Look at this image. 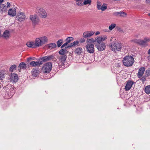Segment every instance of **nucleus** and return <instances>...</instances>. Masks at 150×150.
Instances as JSON below:
<instances>
[{
    "label": "nucleus",
    "instance_id": "22",
    "mask_svg": "<svg viewBox=\"0 0 150 150\" xmlns=\"http://www.w3.org/2000/svg\"><path fill=\"white\" fill-rule=\"evenodd\" d=\"M69 47H66L64 49H62L59 52V54L61 55H66V54H67L68 52L67 49Z\"/></svg>",
    "mask_w": 150,
    "mask_h": 150
},
{
    "label": "nucleus",
    "instance_id": "20",
    "mask_svg": "<svg viewBox=\"0 0 150 150\" xmlns=\"http://www.w3.org/2000/svg\"><path fill=\"white\" fill-rule=\"evenodd\" d=\"M10 36V33L9 31L8 30H5L2 35V36L6 39L9 38Z\"/></svg>",
    "mask_w": 150,
    "mask_h": 150
},
{
    "label": "nucleus",
    "instance_id": "1",
    "mask_svg": "<svg viewBox=\"0 0 150 150\" xmlns=\"http://www.w3.org/2000/svg\"><path fill=\"white\" fill-rule=\"evenodd\" d=\"M122 61L124 65L126 67H130L132 65L134 60L132 57L127 56L123 58Z\"/></svg>",
    "mask_w": 150,
    "mask_h": 150
},
{
    "label": "nucleus",
    "instance_id": "45",
    "mask_svg": "<svg viewBox=\"0 0 150 150\" xmlns=\"http://www.w3.org/2000/svg\"><path fill=\"white\" fill-rule=\"evenodd\" d=\"M146 72L147 75L149 76L150 75V69L147 70L146 71Z\"/></svg>",
    "mask_w": 150,
    "mask_h": 150
},
{
    "label": "nucleus",
    "instance_id": "12",
    "mask_svg": "<svg viewBox=\"0 0 150 150\" xmlns=\"http://www.w3.org/2000/svg\"><path fill=\"white\" fill-rule=\"evenodd\" d=\"M54 58L53 55L46 56L43 57L42 58H40L39 59H41L42 60V62H45L51 60Z\"/></svg>",
    "mask_w": 150,
    "mask_h": 150
},
{
    "label": "nucleus",
    "instance_id": "2",
    "mask_svg": "<svg viewBox=\"0 0 150 150\" xmlns=\"http://www.w3.org/2000/svg\"><path fill=\"white\" fill-rule=\"evenodd\" d=\"M47 41V38L46 36L37 38L34 42L35 47L41 46Z\"/></svg>",
    "mask_w": 150,
    "mask_h": 150
},
{
    "label": "nucleus",
    "instance_id": "6",
    "mask_svg": "<svg viewBox=\"0 0 150 150\" xmlns=\"http://www.w3.org/2000/svg\"><path fill=\"white\" fill-rule=\"evenodd\" d=\"M51 62H47L44 65L42 69L45 73H49L51 70L52 67Z\"/></svg>",
    "mask_w": 150,
    "mask_h": 150
},
{
    "label": "nucleus",
    "instance_id": "16",
    "mask_svg": "<svg viewBox=\"0 0 150 150\" xmlns=\"http://www.w3.org/2000/svg\"><path fill=\"white\" fill-rule=\"evenodd\" d=\"M94 34L92 31H86L83 33V36L84 38H87L92 36Z\"/></svg>",
    "mask_w": 150,
    "mask_h": 150
},
{
    "label": "nucleus",
    "instance_id": "57",
    "mask_svg": "<svg viewBox=\"0 0 150 150\" xmlns=\"http://www.w3.org/2000/svg\"><path fill=\"white\" fill-rule=\"evenodd\" d=\"M110 40L111 41V39H110Z\"/></svg>",
    "mask_w": 150,
    "mask_h": 150
},
{
    "label": "nucleus",
    "instance_id": "42",
    "mask_svg": "<svg viewBox=\"0 0 150 150\" xmlns=\"http://www.w3.org/2000/svg\"><path fill=\"white\" fill-rule=\"evenodd\" d=\"M126 15V14L125 13L122 12L121 11L120 14V16L122 17H125Z\"/></svg>",
    "mask_w": 150,
    "mask_h": 150
},
{
    "label": "nucleus",
    "instance_id": "27",
    "mask_svg": "<svg viewBox=\"0 0 150 150\" xmlns=\"http://www.w3.org/2000/svg\"><path fill=\"white\" fill-rule=\"evenodd\" d=\"M76 1V4L77 6H81L83 5L82 0H74Z\"/></svg>",
    "mask_w": 150,
    "mask_h": 150
},
{
    "label": "nucleus",
    "instance_id": "26",
    "mask_svg": "<svg viewBox=\"0 0 150 150\" xmlns=\"http://www.w3.org/2000/svg\"><path fill=\"white\" fill-rule=\"evenodd\" d=\"M27 45L29 47L35 48V47L34 42H28L26 43Z\"/></svg>",
    "mask_w": 150,
    "mask_h": 150
},
{
    "label": "nucleus",
    "instance_id": "30",
    "mask_svg": "<svg viewBox=\"0 0 150 150\" xmlns=\"http://www.w3.org/2000/svg\"><path fill=\"white\" fill-rule=\"evenodd\" d=\"M144 91L146 93H150V85L147 86L145 88Z\"/></svg>",
    "mask_w": 150,
    "mask_h": 150
},
{
    "label": "nucleus",
    "instance_id": "53",
    "mask_svg": "<svg viewBox=\"0 0 150 150\" xmlns=\"http://www.w3.org/2000/svg\"><path fill=\"white\" fill-rule=\"evenodd\" d=\"M31 57L28 58V61H30L31 60Z\"/></svg>",
    "mask_w": 150,
    "mask_h": 150
},
{
    "label": "nucleus",
    "instance_id": "46",
    "mask_svg": "<svg viewBox=\"0 0 150 150\" xmlns=\"http://www.w3.org/2000/svg\"><path fill=\"white\" fill-rule=\"evenodd\" d=\"M148 53L149 56L147 57V58L149 60H150V49L148 50Z\"/></svg>",
    "mask_w": 150,
    "mask_h": 150
},
{
    "label": "nucleus",
    "instance_id": "54",
    "mask_svg": "<svg viewBox=\"0 0 150 150\" xmlns=\"http://www.w3.org/2000/svg\"><path fill=\"white\" fill-rule=\"evenodd\" d=\"M19 72H21V69H19Z\"/></svg>",
    "mask_w": 150,
    "mask_h": 150
},
{
    "label": "nucleus",
    "instance_id": "5",
    "mask_svg": "<svg viewBox=\"0 0 150 150\" xmlns=\"http://www.w3.org/2000/svg\"><path fill=\"white\" fill-rule=\"evenodd\" d=\"M37 13L38 16L42 18H45L47 16V13L45 9L42 8L37 9Z\"/></svg>",
    "mask_w": 150,
    "mask_h": 150
},
{
    "label": "nucleus",
    "instance_id": "9",
    "mask_svg": "<svg viewBox=\"0 0 150 150\" xmlns=\"http://www.w3.org/2000/svg\"><path fill=\"white\" fill-rule=\"evenodd\" d=\"M7 91L5 94V97L7 99L11 98L15 93V90L13 88H11L10 90Z\"/></svg>",
    "mask_w": 150,
    "mask_h": 150
},
{
    "label": "nucleus",
    "instance_id": "37",
    "mask_svg": "<svg viewBox=\"0 0 150 150\" xmlns=\"http://www.w3.org/2000/svg\"><path fill=\"white\" fill-rule=\"evenodd\" d=\"M116 26V24L115 23H113L111 24L109 27V29L110 30H112Z\"/></svg>",
    "mask_w": 150,
    "mask_h": 150
},
{
    "label": "nucleus",
    "instance_id": "24",
    "mask_svg": "<svg viewBox=\"0 0 150 150\" xmlns=\"http://www.w3.org/2000/svg\"><path fill=\"white\" fill-rule=\"evenodd\" d=\"M83 52V49L81 47H78L75 50V53L78 54H80Z\"/></svg>",
    "mask_w": 150,
    "mask_h": 150
},
{
    "label": "nucleus",
    "instance_id": "33",
    "mask_svg": "<svg viewBox=\"0 0 150 150\" xmlns=\"http://www.w3.org/2000/svg\"><path fill=\"white\" fill-rule=\"evenodd\" d=\"M79 43V42L78 41H76L73 42L71 43L68 46L69 47H71L72 46H75L76 45H77Z\"/></svg>",
    "mask_w": 150,
    "mask_h": 150
},
{
    "label": "nucleus",
    "instance_id": "40",
    "mask_svg": "<svg viewBox=\"0 0 150 150\" xmlns=\"http://www.w3.org/2000/svg\"><path fill=\"white\" fill-rule=\"evenodd\" d=\"M87 42L89 43H94L95 42V40H94L93 38H91L90 39H87Z\"/></svg>",
    "mask_w": 150,
    "mask_h": 150
},
{
    "label": "nucleus",
    "instance_id": "14",
    "mask_svg": "<svg viewBox=\"0 0 150 150\" xmlns=\"http://www.w3.org/2000/svg\"><path fill=\"white\" fill-rule=\"evenodd\" d=\"M96 46L98 50L100 51H103L106 47L104 43H102L100 44H96Z\"/></svg>",
    "mask_w": 150,
    "mask_h": 150
},
{
    "label": "nucleus",
    "instance_id": "10",
    "mask_svg": "<svg viewBox=\"0 0 150 150\" xmlns=\"http://www.w3.org/2000/svg\"><path fill=\"white\" fill-rule=\"evenodd\" d=\"M30 18L33 23L35 25L37 24L39 22V18L36 15H30Z\"/></svg>",
    "mask_w": 150,
    "mask_h": 150
},
{
    "label": "nucleus",
    "instance_id": "47",
    "mask_svg": "<svg viewBox=\"0 0 150 150\" xmlns=\"http://www.w3.org/2000/svg\"><path fill=\"white\" fill-rule=\"evenodd\" d=\"M68 43L66 42L65 43L63 44L61 47V48H62L64 47H65L66 45H67Z\"/></svg>",
    "mask_w": 150,
    "mask_h": 150
},
{
    "label": "nucleus",
    "instance_id": "50",
    "mask_svg": "<svg viewBox=\"0 0 150 150\" xmlns=\"http://www.w3.org/2000/svg\"><path fill=\"white\" fill-rule=\"evenodd\" d=\"M146 2L147 4H150V0H146Z\"/></svg>",
    "mask_w": 150,
    "mask_h": 150
},
{
    "label": "nucleus",
    "instance_id": "48",
    "mask_svg": "<svg viewBox=\"0 0 150 150\" xmlns=\"http://www.w3.org/2000/svg\"><path fill=\"white\" fill-rule=\"evenodd\" d=\"M85 41V40L84 38H81L80 40V42H83Z\"/></svg>",
    "mask_w": 150,
    "mask_h": 150
},
{
    "label": "nucleus",
    "instance_id": "8",
    "mask_svg": "<svg viewBox=\"0 0 150 150\" xmlns=\"http://www.w3.org/2000/svg\"><path fill=\"white\" fill-rule=\"evenodd\" d=\"M26 17L23 12L18 13L16 17V20L19 22H21L25 20Z\"/></svg>",
    "mask_w": 150,
    "mask_h": 150
},
{
    "label": "nucleus",
    "instance_id": "17",
    "mask_svg": "<svg viewBox=\"0 0 150 150\" xmlns=\"http://www.w3.org/2000/svg\"><path fill=\"white\" fill-rule=\"evenodd\" d=\"M42 64V61L40 60H38L36 62L33 61L30 63V65L33 67L40 66Z\"/></svg>",
    "mask_w": 150,
    "mask_h": 150
},
{
    "label": "nucleus",
    "instance_id": "41",
    "mask_svg": "<svg viewBox=\"0 0 150 150\" xmlns=\"http://www.w3.org/2000/svg\"><path fill=\"white\" fill-rule=\"evenodd\" d=\"M99 37L100 38V39L102 42L105 40L107 38L106 36L105 35L101 36Z\"/></svg>",
    "mask_w": 150,
    "mask_h": 150
},
{
    "label": "nucleus",
    "instance_id": "28",
    "mask_svg": "<svg viewBox=\"0 0 150 150\" xmlns=\"http://www.w3.org/2000/svg\"><path fill=\"white\" fill-rule=\"evenodd\" d=\"M95 42H97L96 44H100L101 43H103L102 42V41L100 39V38L99 37L96 38L95 40Z\"/></svg>",
    "mask_w": 150,
    "mask_h": 150
},
{
    "label": "nucleus",
    "instance_id": "7",
    "mask_svg": "<svg viewBox=\"0 0 150 150\" xmlns=\"http://www.w3.org/2000/svg\"><path fill=\"white\" fill-rule=\"evenodd\" d=\"M86 51L90 53H93L95 51L94 46L93 44L91 43L88 44L86 46Z\"/></svg>",
    "mask_w": 150,
    "mask_h": 150
},
{
    "label": "nucleus",
    "instance_id": "51",
    "mask_svg": "<svg viewBox=\"0 0 150 150\" xmlns=\"http://www.w3.org/2000/svg\"><path fill=\"white\" fill-rule=\"evenodd\" d=\"M99 34H100V32L99 31H97V32H96V33L95 35H99Z\"/></svg>",
    "mask_w": 150,
    "mask_h": 150
},
{
    "label": "nucleus",
    "instance_id": "34",
    "mask_svg": "<svg viewBox=\"0 0 150 150\" xmlns=\"http://www.w3.org/2000/svg\"><path fill=\"white\" fill-rule=\"evenodd\" d=\"M16 66L15 64L11 65L9 71L11 72H13V71L16 69Z\"/></svg>",
    "mask_w": 150,
    "mask_h": 150
},
{
    "label": "nucleus",
    "instance_id": "4",
    "mask_svg": "<svg viewBox=\"0 0 150 150\" xmlns=\"http://www.w3.org/2000/svg\"><path fill=\"white\" fill-rule=\"evenodd\" d=\"M132 41L142 46H146L147 45V43L150 41V38H145L143 40H141L139 39H135L132 40Z\"/></svg>",
    "mask_w": 150,
    "mask_h": 150
},
{
    "label": "nucleus",
    "instance_id": "35",
    "mask_svg": "<svg viewBox=\"0 0 150 150\" xmlns=\"http://www.w3.org/2000/svg\"><path fill=\"white\" fill-rule=\"evenodd\" d=\"M63 39H60L57 42V44L58 47H60L63 43Z\"/></svg>",
    "mask_w": 150,
    "mask_h": 150
},
{
    "label": "nucleus",
    "instance_id": "13",
    "mask_svg": "<svg viewBox=\"0 0 150 150\" xmlns=\"http://www.w3.org/2000/svg\"><path fill=\"white\" fill-rule=\"evenodd\" d=\"M134 83V82L133 81L130 80L128 81L125 87L126 91H128L132 87Z\"/></svg>",
    "mask_w": 150,
    "mask_h": 150
},
{
    "label": "nucleus",
    "instance_id": "21",
    "mask_svg": "<svg viewBox=\"0 0 150 150\" xmlns=\"http://www.w3.org/2000/svg\"><path fill=\"white\" fill-rule=\"evenodd\" d=\"M7 10V7L4 4H0V12H6Z\"/></svg>",
    "mask_w": 150,
    "mask_h": 150
},
{
    "label": "nucleus",
    "instance_id": "43",
    "mask_svg": "<svg viewBox=\"0 0 150 150\" xmlns=\"http://www.w3.org/2000/svg\"><path fill=\"white\" fill-rule=\"evenodd\" d=\"M121 11L120 12H118L114 13V15L115 16H120V14Z\"/></svg>",
    "mask_w": 150,
    "mask_h": 150
},
{
    "label": "nucleus",
    "instance_id": "3",
    "mask_svg": "<svg viewBox=\"0 0 150 150\" xmlns=\"http://www.w3.org/2000/svg\"><path fill=\"white\" fill-rule=\"evenodd\" d=\"M122 48V45L121 43L119 42L113 43L111 45L110 49L114 51H119Z\"/></svg>",
    "mask_w": 150,
    "mask_h": 150
},
{
    "label": "nucleus",
    "instance_id": "55",
    "mask_svg": "<svg viewBox=\"0 0 150 150\" xmlns=\"http://www.w3.org/2000/svg\"><path fill=\"white\" fill-rule=\"evenodd\" d=\"M149 15L150 16V13H149Z\"/></svg>",
    "mask_w": 150,
    "mask_h": 150
},
{
    "label": "nucleus",
    "instance_id": "36",
    "mask_svg": "<svg viewBox=\"0 0 150 150\" xmlns=\"http://www.w3.org/2000/svg\"><path fill=\"white\" fill-rule=\"evenodd\" d=\"M91 0H85L83 2V4L84 5H86L89 4L90 5L91 2Z\"/></svg>",
    "mask_w": 150,
    "mask_h": 150
},
{
    "label": "nucleus",
    "instance_id": "39",
    "mask_svg": "<svg viewBox=\"0 0 150 150\" xmlns=\"http://www.w3.org/2000/svg\"><path fill=\"white\" fill-rule=\"evenodd\" d=\"M4 77V72L3 71H0V79L2 80Z\"/></svg>",
    "mask_w": 150,
    "mask_h": 150
},
{
    "label": "nucleus",
    "instance_id": "15",
    "mask_svg": "<svg viewBox=\"0 0 150 150\" xmlns=\"http://www.w3.org/2000/svg\"><path fill=\"white\" fill-rule=\"evenodd\" d=\"M8 13L10 16H14L16 14V10L15 8H11L8 10Z\"/></svg>",
    "mask_w": 150,
    "mask_h": 150
},
{
    "label": "nucleus",
    "instance_id": "56",
    "mask_svg": "<svg viewBox=\"0 0 150 150\" xmlns=\"http://www.w3.org/2000/svg\"><path fill=\"white\" fill-rule=\"evenodd\" d=\"M105 31H108L107 30H105Z\"/></svg>",
    "mask_w": 150,
    "mask_h": 150
},
{
    "label": "nucleus",
    "instance_id": "32",
    "mask_svg": "<svg viewBox=\"0 0 150 150\" xmlns=\"http://www.w3.org/2000/svg\"><path fill=\"white\" fill-rule=\"evenodd\" d=\"M107 4L104 3L101 6V10L103 11H105L107 9Z\"/></svg>",
    "mask_w": 150,
    "mask_h": 150
},
{
    "label": "nucleus",
    "instance_id": "29",
    "mask_svg": "<svg viewBox=\"0 0 150 150\" xmlns=\"http://www.w3.org/2000/svg\"><path fill=\"white\" fill-rule=\"evenodd\" d=\"M26 67V64L24 62H21L19 64L18 68H20V69H25Z\"/></svg>",
    "mask_w": 150,
    "mask_h": 150
},
{
    "label": "nucleus",
    "instance_id": "31",
    "mask_svg": "<svg viewBox=\"0 0 150 150\" xmlns=\"http://www.w3.org/2000/svg\"><path fill=\"white\" fill-rule=\"evenodd\" d=\"M101 5H102L101 3L99 1H97V4H96V7L98 10H101V8L102 6Z\"/></svg>",
    "mask_w": 150,
    "mask_h": 150
},
{
    "label": "nucleus",
    "instance_id": "44",
    "mask_svg": "<svg viewBox=\"0 0 150 150\" xmlns=\"http://www.w3.org/2000/svg\"><path fill=\"white\" fill-rule=\"evenodd\" d=\"M146 78L145 76H143L140 79V80L142 81V83H143L144 82L146 81Z\"/></svg>",
    "mask_w": 150,
    "mask_h": 150
},
{
    "label": "nucleus",
    "instance_id": "52",
    "mask_svg": "<svg viewBox=\"0 0 150 150\" xmlns=\"http://www.w3.org/2000/svg\"><path fill=\"white\" fill-rule=\"evenodd\" d=\"M4 2L3 0H0V4H1Z\"/></svg>",
    "mask_w": 150,
    "mask_h": 150
},
{
    "label": "nucleus",
    "instance_id": "19",
    "mask_svg": "<svg viewBox=\"0 0 150 150\" xmlns=\"http://www.w3.org/2000/svg\"><path fill=\"white\" fill-rule=\"evenodd\" d=\"M32 76L34 77L37 76L39 74L40 71L39 68L33 69L32 71Z\"/></svg>",
    "mask_w": 150,
    "mask_h": 150
},
{
    "label": "nucleus",
    "instance_id": "11",
    "mask_svg": "<svg viewBox=\"0 0 150 150\" xmlns=\"http://www.w3.org/2000/svg\"><path fill=\"white\" fill-rule=\"evenodd\" d=\"M18 79V75L15 73H11L10 76V81L13 83H16Z\"/></svg>",
    "mask_w": 150,
    "mask_h": 150
},
{
    "label": "nucleus",
    "instance_id": "18",
    "mask_svg": "<svg viewBox=\"0 0 150 150\" xmlns=\"http://www.w3.org/2000/svg\"><path fill=\"white\" fill-rule=\"evenodd\" d=\"M145 70V68L143 67L140 68L137 73V76L139 78H140L142 76Z\"/></svg>",
    "mask_w": 150,
    "mask_h": 150
},
{
    "label": "nucleus",
    "instance_id": "49",
    "mask_svg": "<svg viewBox=\"0 0 150 150\" xmlns=\"http://www.w3.org/2000/svg\"><path fill=\"white\" fill-rule=\"evenodd\" d=\"M7 6H6L7 7H7H10V3H9L8 2L7 3Z\"/></svg>",
    "mask_w": 150,
    "mask_h": 150
},
{
    "label": "nucleus",
    "instance_id": "25",
    "mask_svg": "<svg viewBox=\"0 0 150 150\" xmlns=\"http://www.w3.org/2000/svg\"><path fill=\"white\" fill-rule=\"evenodd\" d=\"M47 46L48 49L51 50L55 48L56 47V45L55 43H53L48 44Z\"/></svg>",
    "mask_w": 150,
    "mask_h": 150
},
{
    "label": "nucleus",
    "instance_id": "23",
    "mask_svg": "<svg viewBox=\"0 0 150 150\" xmlns=\"http://www.w3.org/2000/svg\"><path fill=\"white\" fill-rule=\"evenodd\" d=\"M66 58L67 56L66 55H62L59 57V59L60 62L63 63L65 62Z\"/></svg>",
    "mask_w": 150,
    "mask_h": 150
},
{
    "label": "nucleus",
    "instance_id": "38",
    "mask_svg": "<svg viewBox=\"0 0 150 150\" xmlns=\"http://www.w3.org/2000/svg\"><path fill=\"white\" fill-rule=\"evenodd\" d=\"M73 39V38L71 37H68L67 38L66 40L68 44L70 43V42L72 41Z\"/></svg>",
    "mask_w": 150,
    "mask_h": 150
}]
</instances>
